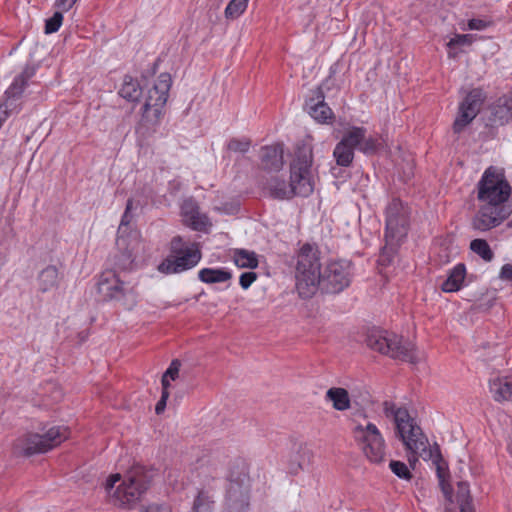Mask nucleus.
Returning a JSON list of instances; mask_svg holds the SVG:
<instances>
[{
	"label": "nucleus",
	"mask_w": 512,
	"mask_h": 512,
	"mask_svg": "<svg viewBox=\"0 0 512 512\" xmlns=\"http://www.w3.org/2000/svg\"><path fill=\"white\" fill-rule=\"evenodd\" d=\"M383 411L387 418L393 419L397 435L406 449L413 454L415 460L417 457H421L423 460H431L436 467L439 482L449 480L448 465L441 455L439 446L437 444L428 445L427 437L423 434L415 419L410 416L408 410L398 407L393 402L385 401Z\"/></svg>",
	"instance_id": "nucleus-1"
},
{
	"label": "nucleus",
	"mask_w": 512,
	"mask_h": 512,
	"mask_svg": "<svg viewBox=\"0 0 512 512\" xmlns=\"http://www.w3.org/2000/svg\"><path fill=\"white\" fill-rule=\"evenodd\" d=\"M312 163V145L309 142L297 143L290 165V183L286 184L285 181L273 178L268 186L271 195L278 199H289L295 195L309 196L314 190Z\"/></svg>",
	"instance_id": "nucleus-2"
},
{
	"label": "nucleus",
	"mask_w": 512,
	"mask_h": 512,
	"mask_svg": "<svg viewBox=\"0 0 512 512\" xmlns=\"http://www.w3.org/2000/svg\"><path fill=\"white\" fill-rule=\"evenodd\" d=\"M152 472L142 466H134L124 476L123 481L111 492L120 480V474L111 475L106 481L108 491L114 505L133 507L145 494L152 481Z\"/></svg>",
	"instance_id": "nucleus-3"
},
{
	"label": "nucleus",
	"mask_w": 512,
	"mask_h": 512,
	"mask_svg": "<svg viewBox=\"0 0 512 512\" xmlns=\"http://www.w3.org/2000/svg\"><path fill=\"white\" fill-rule=\"evenodd\" d=\"M408 220V208L399 199H393L386 208V245L379 257L382 265L391 262L396 247L407 234Z\"/></svg>",
	"instance_id": "nucleus-4"
},
{
	"label": "nucleus",
	"mask_w": 512,
	"mask_h": 512,
	"mask_svg": "<svg viewBox=\"0 0 512 512\" xmlns=\"http://www.w3.org/2000/svg\"><path fill=\"white\" fill-rule=\"evenodd\" d=\"M320 259L315 246L304 244L298 254L296 263V288L302 298L315 294L320 283Z\"/></svg>",
	"instance_id": "nucleus-5"
},
{
	"label": "nucleus",
	"mask_w": 512,
	"mask_h": 512,
	"mask_svg": "<svg viewBox=\"0 0 512 512\" xmlns=\"http://www.w3.org/2000/svg\"><path fill=\"white\" fill-rule=\"evenodd\" d=\"M352 437L366 458L373 463H380L386 454L384 437L378 427L366 416L353 420Z\"/></svg>",
	"instance_id": "nucleus-6"
},
{
	"label": "nucleus",
	"mask_w": 512,
	"mask_h": 512,
	"mask_svg": "<svg viewBox=\"0 0 512 512\" xmlns=\"http://www.w3.org/2000/svg\"><path fill=\"white\" fill-rule=\"evenodd\" d=\"M366 342L371 349L391 358L410 363L419 361L414 345L394 333L373 330L368 334Z\"/></svg>",
	"instance_id": "nucleus-7"
},
{
	"label": "nucleus",
	"mask_w": 512,
	"mask_h": 512,
	"mask_svg": "<svg viewBox=\"0 0 512 512\" xmlns=\"http://www.w3.org/2000/svg\"><path fill=\"white\" fill-rule=\"evenodd\" d=\"M97 290L104 300L116 301L127 310L137 305L136 286L121 280L114 269H107L99 275Z\"/></svg>",
	"instance_id": "nucleus-8"
},
{
	"label": "nucleus",
	"mask_w": 512,
	"mask_h": 512,
	"mask_svg": "<svg viewBox=\"0 0 512 512\" xmlns=\"http://www.w3.org/2000/svg\"><path fill=\"white\" fill-rule=\"evenodd\" d=\"M201 260V251L197 244L186 243L180 236L171 240V254L158 266L165 274L180 273L195 267Z\"/></svg>",
	"instance_id": "nucleus-9"
},
{
	"label": "nucleus",
	"mask_w": 512,
	"mask_h": 512,
	"mask_svg": "<svg viewBox=\"0 0 512 512\" xmlns=\"http://www.w3.org/2000/svg\"><path fill=\"white\" fill-rule=\"evenodd\" d=\"M69 430L64 426L43 428L40 433H29L16 443V448L26 455L45 453L65 441Z\"/></svg>",
	"instance_id": "nucleus-10"
},
{
	"label": "nucleus",
	"mask_w": 512,
	"mask_h": 512,
	"mask_svg": "<svg viewBox=\"0 0 512 512\" xmlns=\"http://www.w3.org/2000/svg\"><path fill=\"white\" fill-rule=\"evenodd\" d=\"M511 187L503 174L494 167L485 170L478 183V199L486 204L501 206L510 196Z\"/></svg>",
	"instance_id": "nucleus-11"
},
{
	"label": "nucleus",
	"mask_w": 512,
	"mask_h": 512,
	"mask_svg": "<svg viewBox=\"0 0 512 512\" xmlns=\"http://www.w3.org/2000/svg\"><path fill=\"white\" fill-rule=\"evenodd\" d=\"M172 84L171 76L162 73L158 76L154 85L148 91L143 106V117L149 121H158L162 115V109L167 102L168 93Z\"/></svg>",
	"instance_id": "nucleus-12"
},
{
	"label": "nucleus",
	"mask_w": 512,
	"mask_h": 512,
	"mask_svg": "<svg viewBox=\"0 0 512 512\" xmlns=\"http://www.w3.org/2000/svg\"><path fill=\"white\" fill-rule=\"evenodd\" d=\"M352 266L349 261L330 262L320 274L319 286L327 293H339L351 283Z\"/></svg>",
	"instance_id": "nucleus-13"
},
{
	"label": "nucleus",
	"mask_w": 512,
	"mask_h": 512,
	"mask_svg": "<svg viewBox=\"0 0 512 512\" xmlns=\"http://www.w3.org/2000/svg\"><path fill=\"white\" fill-rule=\"evenodd\" d=\"M486 97V93L480 88H474L467 93L458 107V114L453 123L454 133H461L476 118Z\"/></svg>",
	"instance_id": "nucleus-14"
},
{
	"label": "nucleus",
	"mask_w": 512,
	"mask_h": 512,
	"mask_svg": "<svg viewBox=\"0 0 512 512\" xmlns=\"http://www.w3.org/2000/svg\"><path fill=\"white\" fill-rule=\"evenodd\" d=\"M363 139V131L358 127L348 129L334 148L333 156L340 166H349L354 158V149Z\"/></svg>",
	"instance_id": "nucleus-15"
},
{
	"label": "nucleus",
	"mask_w": 512,
	"mask_h": 512,
	"mask_svg": "<svg viewBox=\"0 0 512 512\" xmlns=\"http://www.w3.org/2000/svg\"><path fill=\"white\" fill-rule=\"evenodd\" d=\"M34 75L32 68H25L22 73L16 76L12 84L5 91V100L3 105L7 107L11 114L18 113L21 109L20 97L27 85V81Z\"/></svg>",
	"instance_id": "nucleus-16"
},
{
	"label": "nucleus",
	"mask_w": 512,
	"mask_h": 512,
	"mask_svg": "<svg viewBox=\"0 0 512 512\" xmlns=\"http://www.w3.org/2000/svg\"><path fill=\"white\" fill-rule=\"evenodd\" d=\"M512 120V97L503 95L491 104L485 116L486 126L498 127Z\"/></svg>",
	"instance_id": "nucleus-17"
},
{
	"label": "nucleus",
	"mask_w": 512,
	"mask_h": 512,
	"mask_svg": "<svg viewBox=\"0 0 512 512\" xmlns=\"http://www.w3.org/2000/svg\"><path fill=\"white\" fill-rule=\"evenodd\" d=\"M504 219L505 215L501 206L485 203L473 218L472 226L479 231H488L501 224Z\"/></svg>",
	"instance_id": "nucleus-18"
},
{
	"label": "nucleus",
	"mask_w": 512,
	"mask_h": 512,
	"mask_svg": "<svg viewBox=\"0 0 512 512\" xmlns=\"http://www.w3.org/2000/svg\"><path fill=\"white\" fill-rule=\"evenodd\" d=\"M117 246L120 252L115 256V268L119 270L130 269L138 255V250L143 247L142 242L138 238H133L128 242L126 238L119 236Z\"/></svg>",
	"instance_id": "nucleus-19"
},
{
	"label": "nucleus",
	"mask_w": 512,
	"mask_h": 512,
	"mask_svg": "<svg viewBox=\"0 0 512 512\" xmlns=\"http://www.w3.org/2000/svg\"><path fill=\"white\" fill-rule=\"evenodd\" d=\"M305 107L308 114L319 123H330L334 118L333 111L325 103L320 89L316 91V97H312L306 102Z\"/></svg>",
	"instance_id": "nucleus-20"
},
{
	"label": "nucleus",
	"mask_w": 512,
	"mask_h": 512,
	"mask_svg": "<svg viewBox=\"0 0 512 512\" xmlns=\"http://www.w3.org/2000/svg\"><path fill=\"white\" fill-rule=\"evenodd\" d=\"M261 165L265 170L278 171L283 167V147L280 144L265 146L261 149Z\"/></svg>",
	"instance_id": "nucleus-21"
},
{
	"label": "nucleus",
	"mask_w": 512,
	"mask_h": 512,
	"mask_svg": "<svg viewBox=\"0 0 512 512\" xmlns=\"http://www.w3.org/2000/svg\"><path fill=\"white\" fill-rule=\"evenodd\" d=\"M489 389L495 401H512V376H496L491 378Z\"/></svg>",
	"instance_id": "nucleus-22"
},
{
	"label": "nucleus",
	"mask_w": 512,
	"mask_h": 512,
	"mask_svg": "<svg viewBox=\"0 0 512 512\" xmlns=\"http://www.w3.org/2000/svg\"><path fill=\"white\" fill-rule=\"evenodd\" d=\"M182 215L185 223L194 230H202L208 225V218L200 214L198 207L192 201H186L183 204Z\"/></svg>",
	"instance_id": "nucleus-23"
},
{
	"label": "nucleus",
	"mask_w": 512,
	"mask_h": 512,
	"mask_svg": "<svg viewBox=\"0 0 512 512\" xmlns=\"http://www.w3.org/2000/svg\"><path fill=\"white\" fill-rule=\"evenodd\" d=\"M58 283L59 272L55 266L49 265L39 272L37 277V285L39 291L42 293H46L57 288Z\"/></svg>",
	"instance_id": "nucleus-24"
},
{
	"label": "nucleus",
	"mask_w": 512,
	"mask_h": 512,
	"mask_svg": "<svg viewBox=\"0 0 512 512\" xmlns=\"http://www.w3.org/2000/svg\"><path fill=\"white\" fill-rule=\"evenodd\" d=\"M325 398L332 403L333 408L337 411H346L351 407L349 393L344 388L332 387L328 389Z\"/></svg>",
	"instance_id": "nucleus-25"
},
{
	"label": "nucleus",
	"mask_w": 512,
	"mask_h": 512,
	"mask_svg": "<svg viewBox=\"0 0 512 512\" xmlns=\"http://www.w3.org/2000/svg\"><path fill=\"white\" fill-rule=\"evenodd\" d=\"M231 258L234 264L239 268L255 269L258 267V255L254 251L247 249H233Z\"/></svg>",
	"instance_id": "nucleus-26"
},
{
	"label": "nucleus",
	"mask_w": 512,
	"mask_h": 512,
	"mask_svg": "<svg viewBox=\"0 0 512 512\" xmlns=\"http://www.w3.org/2000/svg\"><path fill=\"white\" fill-rule=\"evenodd\" d=\"M466 269L464 264L456 265L449 273L447 279L441 284V289L444 292L458 291L465 279Z\"/></svg>",
	"instance_id": "nucleus-27"
},
{
	"label": "nucleus",
	"mask_w": 512,
	"mask_h": 512,
	"mask_svg": "<svg viewBox=\"0 0 512 512\" xmlns=\"http://www.w3.org/2000/svg\"><path fill=\"white\" fill-rule=\"evenodd\" d=\"M222 474V467L214 464L207 463L201 464L197 469V475L200 479V483L205 487H211L212 482H215Z\"/></svg>",
	"instance_id": "nucleus-28"
},
{
	"label": "nucleus",
	"mask_w": 512,
	"mask_h": 512,
	"mask_svg": "<svg viewBox=\"0 0 512 512\" xmlns=\"http://www.w3.org/2000/svg\"><path fill=\"white\" fill-rule=\"evenodd\" d=\"M231 277L232 274L224 269L203 268L198 272V278L207 284L223 283Z\"/></svg>",
	"instance_id": "nucleus-29"
},
{
	"label": "nucleus",
	"mask_w": 512,
	"mask_h": 512,
	"mask_svg": "<svg viewBox=\"0 0 512 512\" xmlns=\"http://www.w3.org/2000/svg\"><path fill=\"white\" fill-rule=\"evenodd\" d=\"M139 83L131 76H125L123 84L119 90V95L128 101H138L141 96Z\"/></svg>",
	"instance_id": "nucleus-30"
},
{
	"label": "nucleus",
	"mask_w": 512,
	"mask_h": 512,
	"mask_svg": "<svg viewBox=\"0 0 512 512\" xmlns=\"http://www.w3.org/2000/svg\"><path fill=\"white\" fill-rule=\"evenodd\" d=\"M310 451L300 447L297 453L291 458L289 462V472L291 474H298L301 470H303L304 466L309 462L310 459Z\"/></svg>",
	"instance_id": "nucleus-31"
},
{
	"label": "nucleus",
	"mask_w": 512,
	"mask_h": 512,
	"mask_svg": "<svg viewBox=\"0 0 512 512\" xmlns=\"http://www.w3.org/2000/svg\"><path fill=\"white\" fill-rule=\"evenodd\" d=\"M249 0H230L224 10L225 18L235 20L239 18L247 9Z\"/></svg>",
	"instance_id": "nucleus-32"
},
{
	"label": "nucleus",
	"mask_w": 512,
	"mask_h": 512,
	"mask_svg": "<svg viewBox=\"0 0 512 512\" xmlns=\"http://www.w3.org/2000/svg\"><path fill=\"white\" fill-rule=\"evenodd\" d=\"M470 249L485 261H491L494 257L489 244L484 239H474L470 243Z\"/></svg>",
	"instance_id": "nucleus-33"
},
{
	"label": "nucleus",
	"mask_w": 512,
	"mask_h": 512,
	"mask_svg": "<svg viewBox=\"0 0 512 512\" xmlns=\"http://www.w3.org/2000/svg\"><path fill=\"white\" fill-rule=\"evenodd\" d=\"M213 501L207 491L201 489L194 500L193 512H212Z\"/></svg>",
	"instance_id": "nucleus-34"
},
{
	"label": "nucleus",
	"mask_w": 512,
	"mask_h": 512,
	"mask_svg": "<svg viewBox=\"0 0 512 512\" xmlns=\"http://www.w3.org/2000/svg\"><path fill=\"white\" fill-rule=\"evenodd\" d=\"M363 131V139L359 144H357L356 148H358L364 154H373L380 147V141L374 137H366V129L363 127H359Z\"/></svg>",
	"instance_id": "nucleus-35"
},
{
	"label": "nucleus",
	"mask_w": 512,
	"mask_h": 512,
	"mask_svg": "<svg viewBox=\"0 0 512 512\" xmlns=\"http://www.w3.org/2000/svg\"><path fill=\"white\" fill-rule=\"evenodd\" d=\"M473 36L470 34H457L452 37L447 43V47L449 48V57H455L456 52L453 50L458 46H468L472 44Z\"/></svg>",
	"instance_id": "nucleus-36"
},
{
	"label": "nucleus",
	"mask_w": 512,
	"mask_h": 512,
	"mask_svg": "<svg viewBox=\"0 0 512 512\" xmlns=\"http://www.w3.org/2000/svg\"><path fill=\"white\" fill-rule=\"evenodd\" d=\"M180 366H181V363L179 360H173L170 364V366L168 367V369L165 371L163 377H162V387L163 389H167L169 388L170 386V380L174 381L178 375H179V371H180Z\"/></svg>",
	"instance_id": "nucleus-37"
},
{
	"label": "nucleus",
	"mask_w": 512,
	"mask_h": 512,
	"mask_svg": "<svg viewBox=\"0 0 512 512\" xmlns=\"http://www.w3.org/2000/svg\"><path fill=\"white\" fill-rule=\"evenodd\" d=\"M389 467L391 471L401 479L409 480L412 477L408 466L404 462L392 460L389 463Z\"/></svg>",
	"instance_id": "nucleus-38"
},
{
	"label": "nucleus",
	"mask_w": 512,
	"mask_h": 512,
	"mask_svg": "<svg viewBox=\"0 0 512 512\" xmlns=\"http://www.w3.org/2000/svg\"><path fill=\"white\" fill-rule=\"evenodd\" d=\"M63 21V15L61 11H57L52 17L45 22V33L52 34L59 30Z\"/></svg>",
	"instance_id": "nucleus-39"
},
{
	"label": "nucleus",
	"mask_w": 512,
	"mask_h": 512,
	"mask_svg": "<svg viewBox=\"0 0 512 512\" xmlns=\"http://www.w3.org/2000/svg\"><path fill=\"white\" fill-rule=\"evenodd\" d=\"M251 146V142L247 138H233L228 143V149L236 153H246Z\"/></svg>",
	"instance_id": "nucleus-40"
},
{
	"label": "nucleus",
	"mask_w": 512,
	"mask_h": 512,
	"mask_svg": "<svg viewBox=\"0 0 512 512\" xmlns=\"http://www.w3.org/2000/svg\"><path fill=\"white\" fill-rule=\"evenodd\" d=\"M132 208H133V200L128 199L127 203H126V208H125L124 214L122 215L121 222H120V225L118 228V234H120V236H122V234L125 232L127 226L132 221V218H133V216L131 214Z\"/></svg>",
	"instance_id": "nucleus-41"
},
{
	"label": "nucleus",
	"mask_w": 512,
	"mask_h": 512,
	"mask_svg": "<svg viewBox=\"0 0 512 512\" xmlns=\"http://www.w3.org/2000/svg\"><path fill=\"white\" fill-rule=\"evenodd\" d=\"M457 501H458V503L471 501L469 485L467 482H459L458 483Z\"/></svg>",
	"instance_id": "nucleus-42"
},
{
	"label": "nucleus",
	"mask_w": 512,
	"mask_h": 512,
	"mask_svg": "<svg viewBox=\"0 0 512 512\" xmlns=\"http://www.w3.org/2000/svg\"><path fill=\"white\" fill-rule=\"evenodd\" d=\"M256 279L257 274L255 272H245L240 275L239 284L244 290H247Z\"/></svg>",
	"instance_id": "nucleus-43"
},
{
	"label": "nucleus",
	"mask_w": 512,
	"mask_h": 512,
	"mask_svg": "<svg viewBox=\"0 0 512 512\" xmlns=\"http://www.w3.org/2000/svg\"><path fill=\"white\" fill-rule=\"evenodd\" d=\"M168 397H169L168 390L167 389H162L161 398L157 402L156 407H155L156 414L159 415V414H161L165 410L166 402H167Z\"/></svg>",
	"instance_id": "nucleus-44"
},
{
	"label": "nucleus",
	"mask_w": 512,
	"mask_h": 512,
	"mask_svg": "<svg viewBox=\"0 0 512 512\" xmlns=\"http://www.w3.org/2000/svg\"><path fill=\"white\" fill-rule=\"evenodd\" d=\"M488 26V23L481 19H471L468 22V28L470 30H484Z\"/></svg>",
	"instance_id": "nucleus-45"
},
{
	"label": "nucleus",
	"mask_w": 512,
	"mask_h": 512,
	"mask_svg": "<svg viewBox=\"0 0 512 512\" xmlns=\"http://www.w3.org/2000/svg\"><path fill=\"white\" fill-rule=\"evenodd\" d=\"M77 0H56L55 6L61 11L66 12L73 7Z\"/></svg>",
	"instance_id": "nucleus-46"
},
{
	"label": "nucleus",
	"mask_w": 512,
	"mask_h": 512,
	"mask_svg": "<svg viewBox=\"0 0 512 512\" xmlns=\"http://www.w3.org/2000/svg\"><path fill=\"white\" fill-rule=\"evenodd\" d=\"M499 276L503 280H512V265L511 264L503 265Z\"/></svg>",
	"instance_id": "nucleus-47"
},
{
	"label": "nucleus",
	"mask_w": 512,
	"mask_h": 512,
	"mask_svg": "<svg viewBox=\"0 0 512 512\" xmlns=\"http://www.w3.org/2000/svg\"><path fill=\"white\" fill-rule=\"evenodd\" d=\"M442 492L444 493L445 497L451 501L452 499V487L449 483V480H443V482H439Z\"/></svg>",
	"instance_id": "nucleus-48"
},
{
	"label": "nucleus",
	"mask_w": 512,
	"mask_h": 512,
	"mask_svg": "<svg viewBox=\"0 0 512 512\" xmlns=\"http://www.w3.org/2000/svg\"><path fill=\"white\" fill-rule=\"evenodd\" d=\"M146 512H171V509L167 505L153 504L147 507Z\"/></svg>",
	"instance_id": "nucleus-49"
},
{
	"label": "nucleus",
	"mask_w": 512,
	"mask_h": 512,
	"mask_svg": "<svg viewBox=\"0 0 512 512\" xmlns=\"http://www.w3.org/2000/svg\"><path fill=\"white\" fill-rule=\"evenodd\" d=\"M10 115L11 113L8 111L7 107H5L3 103L0 104V120L4 122Z\"/></svg>",
	"instance_id": "nucleus-50"
},
{
	"label": "nucleus",
	"mask_w": 512,
	"mask_h": 512,
	"mask_svg": "<svg viewBox=\"0 0 512 512\" xmlns=\"http://www.w3.org/2000/svg\"><path fill=\"white\" fill-rule=\"evenodd\" d=\"M460 505V512H474L473 507L471 505V501H466L459 503Z\"/></svg>",
	"instance_id": "nucleus-51"
},
{
	"label": "nucleus",
	"mask_w": 512,
	"mask_h": 512,
	"mask_svg": "<svg viewBox=\"0 0 512 512\" xmlns=\"http://www.w3.org/2000/svg\"><path fill=\"white\" fill-rule=\"evenodd\" d=\"M234 488L233 486L230 487L229 491H228V496H229V499L232 500L234 498Z\"/></svg>",
	"instance_id": "nucleus-52"
},
{
	"label": "nucleus",
	"mask_w": 512,
	"mask_h": 512,
	"mask_svg": "<svg viewBox=\"0 0 512 512\" xmlns=\"http://www.w3.org/2000/svg\"><path fill=\"white\" fill-rule=\"evenodd\" d=\"M3 122L0 120V127L2 126Z\"/></svg>",
	"instance_id": "nucleus-53"
},
{
	"label": "nucleus",
	"mask_w": 512,
	"mask_h": 512,
	"mask_svg": "<svg viewBox=\"0 0 512 512\" xmlns=\"http://www.w3.org/2000/svg\"><path fill=\"white\" fill-rule=\"evenodd\" d=\"M3 122L0 120V127L2 126Z\"/></svg>",
	"instance_id": "nucleus-54"
}]
</instances>
